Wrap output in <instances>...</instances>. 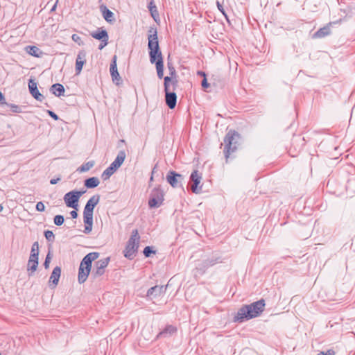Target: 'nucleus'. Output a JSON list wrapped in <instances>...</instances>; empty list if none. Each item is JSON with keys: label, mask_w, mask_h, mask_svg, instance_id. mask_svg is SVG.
Returning a JSON list of instances; mask_svg holds the SVG:
<instances>
[{"label": "nucleus", "mask_w": 355, "mask_h": 355, "mask_svg": "<svg viewBox=\"0 0 355 355\" xmlns=\"http://www.w3.org/2000/svg\"><path fill=\"white\" fill-rule=\"evenodd\" d=\"M148 33V46L149 49L150 61L151 63H155L157 76L162 79L164 76V62L159 46L157 30L151 28Z\"/></svg>", "instance_id": "nucleus-1"}, {"label": "nucleus", "mask_w": 355, "mask_h": 355, "mask_svg": "<svg viewBox=\"0 0 355 355\" xmlns=\"http://www.w3.org/2000/svg\"><path fill=\"white\" fill-rule=\"evenodd\" d=\"M265 300L261 299L250 305L242 306L234 317V322H242L259 316L265 309Z\"/></svg>", "instance_id": "nucleus-2"}, {"label": "nucleus", "mask_w": 355, "mask_h": 355, "mask_svg": "<svg viewBox=\"0 0 355 355\" xmlns=\"http://www.w3.org/2000/svg\"><path fill=\"white\" fill-rule=\"evenodd\" d=\"M99 254L98 252H90L87 254L81 261L78 275V280L80 284L84 283L91 271L92 263L98 259Z\"/></svg>", "instance_id": "nucleus-3"}, {"label": "nucleus", "mask_w": 355, "mask_h": 355, "mask_svg": "<svg viewBox=\"0 0 355 355\" xmlns=\"http://www.w3.org/2000/svg\"><path fill=\"white\" fill-rule=\"evenodd\" d=\"M99 196H92L87 202L83 212L84 223L87 225L85 229L91 230L93 222V211L95 206L98 203Z\"/></svg>", "instance_id": "nucleus-4"}, {"label": "nucleus", "mask_w": 355, "mask_h": 355, "mask_svg": "<svg viewBox=\"0 0 355 355\" xmlns=\"http://www.w3.org/2000/svg\"><path fill=\"white\" fill-rule=\"evenodd\" d=\"M139 239L138 230H133L124 250V256L126 258L132 259L135 257L139 247Z\"/></svg>", "instance_id": "nucleus-5"}, {"label": "nucleus", "mask_w": 355, "mask_h": 355, "mask_svg": "<svg viewBox=\"0 0 355 355\" xmlns=\"http://www.w3.org/2000/svg\"><path fill=\"white\" fill-rule=\"evenodd\" d=\"M39 245L35 242L31 248V253L27 264V272L29 275L33 274L38 266Z\"/></svg>", "instance_id": "nucleus-6"}, {"label": "nucleus", "mask_w": 355, "mask_h": 355, "mask_svg": "<svg viewBox=\"0 0 355 355\" xmlns=\"http://www.w3.org/2000/svg\"><path fill=\"white\" fill-rule=\"evenodd\" d=\"M239 137V135L234 130H230L226 135L224 142L225 144V155L227 160L231 152L234 151V148H232L233 144L236 143V139Z\"/></svg>", "instance_id": "nucleus-7"}, {"label": "nucleus", "mask_w": 355, "mask_h": 355, "mask_svg": "<svg viewBox=\"0 0 355 355\" xmlns=\"http://www.w3.org/2000/svg\"><path fill=\"white\" fill-rule=\"evenodd\" d=\"M83 192L80 191H70L66 193L64 196V200L68 207H71L75 209L78 207V202L80 197Z\"/></svg>", "instance_id": "nucleus-8"}, {"label": "nucleus", "mask_w": 355, "mask_h": 355, "mask_svg": "<svg viewBox=\"0 0 355 355\" xmlns=\"http://www.w3.org/2000/svg\"><path fill=\"white\" fill-rule=\"evenodd\" d=\"M164 200L163 192L159 189H155L153 191L152 197L148 201L150 207H158Z\"/></svg>", "instance_id": "nucleus-9"}, {"label": "nucleus", "mask_w": 355, "mask_h": 355, "mask_svg": "<svg viewBox=\"0 0 355 355\" xmlns=\"http://www.w3.org/2000/svg\"><path fill=\"white\" fill-rule=\"evenodd\" d=\"M110 262V258H105L97 261L95 263V268L93 270V275L95 277L102 275L105 272V268Z\"/></svg>", "instance_id": "nucleus-10"}, {"label": "nucleus", "mask_w": 355, "mask_h": 355, "mask_svg": "<svg viewBox=\"0 0 355 355\" xmlns=\"http://www.w3.org/2000/svg\"><path fill=\"white\" fill-rule=\"evenodd\" d=\"M191 179L193 184L191 187L192 191L195 193H198L201 191L202 185L200 184L202 177L197 171H194L191 175Z\"/></svg>", "instance_id": "nucleus-11"}, {"label": "nucleus", "mask_w": 355, "mask_h": 355, "mask_svg": "<svg viewBox=\"0 0 355 355\" xmlns=\"http://www.w3.org/2000/svg\"><path fill=\"white\" fill-rule=\"evenodd\" d=\"M166 180L173 187H178L180 184L182 175L174 171H169L166 175Z\"/></svg>", "instance_id": "nucleus-12"}, {"label": "nucleus", "mask_w": 355, "mask_h": 355, "mask_svg": "<svg viewBox=\"0 0 355 355\" xmlns=\"http://www.w3.org/2000/svg\"><path fill=\"white\" fill-rule=\"evenodd\" d=\"M86 62V53L84 51L78 53L76 60V74H80L84 64Z\"/></svg>", "instance_id": "nucleus-13"}, {"label": "nucleus", "mask_w": 355, "mask_h": 355, "mask_svg": "<svg viewBox=\"0 0 355 355\" xmlns=\"http://www.w3.org/2000/svg\"><path fill=\"white\" fill-rule=\"evenodd\" d=\"M28 88L32 96L37 101H42L43 96L37 89V83L33 80H30L28 83Z\"/></svg>", "instance_id": "nucleus-14"}, {"label": "nucleus", "mask_w": 355, "mask_h": 355, "mask_svg": "<svg viewBox=\"0 0 355 355\" xmlns=\"http://www.w3.org/2000/svg\"><path fill=\"white\" fill-rule=\"evenodd\" d=\"M178 80L175 77H164V91L170 92L175 90L177 87Z\"/></svg>", "instance_id": "nucleus-15"}, {"label": "nucleus", "mask_w": 355, "mask_h": 355, "mask_svg": "<svg viewBox=\"0 0 355 355\" xmlns=\"http://www.w3.org/2000/svg\"><path fill=\"white\" fill-rule=\"evenodd\" d=\"M116 60H117V56L114 55L112 58V62L110 65V74L112 78L113 81H119L120 80V76L117 70V66H116Z\"/></svg>", "instance_id": "nucleus-16"}, {"label": "nucleus", "mask_w": 355, "mask_h": 355, "mask_svg": "<svg viewBox=\"0 0 355 355\" xmlns=\"http://www.w3.org/2000/svg\"><path fill=\"white\" fill-rule=\"evenodd\" d=\"M166 93V103L170 109L175 108L176 105L177 96L175 93L172 91L165 92Z\"/></svg>", "instance_id": "nucleus-17"}, {"label": "nucleus", "mask_w": 355, "mask_h": 355, "mask_svg": "<svg viewBox=\"0 0 355 355\" xmlns=\"http://www.w3.org/2000/svg\"><path fill=\"white\" fill-rule=\"evenodd\" d=\"M101 11L102 12L103 18L109 23H112L114 21V13L110 11L104 5L100 6Z\"/></svg>", "instance_id": "nucleus-18"}, {"label": "nucleus", "mask_w": 355, "mask_h": 355, "mask_svg": "<svg viewBox=\"0 0 355 355\" xmlns=\"http://www.w3.org/2000/svg\"><path fill=\"white\" fill-rule=\"evenodd\" d=\"M177 327L173 325H167L162 331H160L157 338H161L162 336H172L177 332Z\"/></svg>", "instance_id": "nucleus-19"}, {"label": "nucleus", "mask_w": 355, "mask_h": 355, "mask_svg": "<svg viewBox=\"0 0 355 355\" xmlns=\"http://www.w3.org/2000/svg\"><path fill=\"white\" fill-rule=\"evenodd\" d=\"M61 275V268L59 266L54 268L53 272L49 278V282L52 283L54 286H56L59 282V279Z\"/></svg>", "instance_id": "nucleus-20"}, {"label": "nucleus", "mask_w": 355, "mask_h": 355, "mask_svg": "<svg viewBox=\"0 0 355 355\" xmlns=\"http://www.w3.org/2000/svg\"><path fill=\"white\" fill-rule=\"evenodd\" d=\"M125 156V153L124 151H120L114 161L111 164V166H113L115 170H117L123 163Z\"/></svg>", "instance_id": "nucleus-21"}, {"label": "nucleus", "mask_w": 355, "mask_h": 355, "mask_svg": "<svg viewBox=\"0 0 355 355\" xmlns=\"http://www.w3.org/2000/svg\"><path fill=\"white\" fill-rule=\"evenodd\" d=\"M166 288L163 286H155L150 288L148 292V296H157L163 294L165 292Z\"/></svg>", "instance_id": "nucleus-22"}, {"label": "nucleus", "mask_w": 355, "mask_h": 355, "mask_svg": "<svg viewBox=\"0 0 355 355\" xmlns=\"http://www.w3.org/2000/svg\"><path fill=\"white\" fill-rule=\"evenodd\" d=\"M25 50L29 55L35 58H40L43 55V52L36 46H28Z\"/></svg>", "instance_id": "nucleus-23"}, {"label": "nucleus", "mask_w": 355, "mask_h": 355, "mask_svg": "<svg viewBox=\"0 0 355 355\" xmlns=\"http://www.w3.org/2000/svg\"><path fill=\"white\" fill-rule=\"evenodd\" d=\"M91 36L93 38L98 40L109 38L107 31L103 29H98L96 32L92 33Z\"/></svg>", "instance_id": "nucleus-24"}, {"label": "nucleus", "mask_w": 355, "mask_h": 355, "mask_svg": "<svg viewBox=\"0 0 355 355\" xmlns=\"http://www.w3.org/2000/svg\"><path fill=\"white\" fill-rule=\"evenodd\" d=\"M51 91L56 96H60L64 94V88L62 85L56 83L52 85Z\"/></svg>", "instance_id": "nucleus-25"}, {"label": "nucleus", "mask_w": 355, "mask_h": 355, "mask_svg": "<svg viewBox=\"0 0 355 355\" xmlns=\"http://www.w3.org/2000/svg\"><path fill=\"white\" fill-rule=\"evenodd\" d=\"M4 111L8 113H20L21 107L15 104L6 103L3 107Z\"/></svg>", "instance_id": "nucleus-26"}, {"label": "nucleus", "mask_w": 355, "mask_h": 355, "mask_svg": "<svg viewBox=\"0 0 355 355\" xmlns=\"http://www.w3.org/2000/svg\"><path fill=\"white\" fill-rule=\"evenodd\" d=\"M330 33V28L329 26H324L319 29L316 33H314V38H321L325 37Z\"/></svg>", "instance_id": "nucleus-27"}, {"label": "nucleus", "mask_w": 355, "mask_h": 355, "mask_svg": "<svg viewBox=\"0 0 355 355\" xmlns=\"http://www.w3.org/2000/svg\"><path fill=\"white\" fill-rule=\"evenodd\" d=\"M99 183L100 181L98 178L92 177L85 180V186L87 188H95L99 184Z\"/></svg>", "instance_id": "nucleus-28"}, {"label": "nucleus", "mask_w": 355, "mask_h": 355, "mask_svg": "<svg viewBox=\"0 0 355 355\" xmlns=\"http://www.w3.org/2000/svg\"><path fill=\"white\" fill-rule=\"evenodd\" d=\"M148 8H149V10L150 12L151 16L156 21L157 19L159 18V13H158V11L157 10V7H156V6L155 4V2L153 1H151L149 3Z\"/></svg>", "instance_id": "nucleus-29"}, {"label": "nucleus", "mask_w": 355, "mask_h": 355, "mask_svg": "<svg viewBox=\"0 0 355 355\" xmlns=\"http://www.w3.org/2000/svg\"><path fill=\"white\" fill-rule=\"evenodd\" d=\"M94 161H89L85 164H83L80 167L78 168V171L79 172H85L89 171L94 166Z\"/></svg>", "instance_id": "nucleus-30"}, {"label": "nucleus", "mask_w": 355, "mask_h": 355, "mask_svg": "<svg viewBox=\"0 0 355 355\" xmlns=\"http://www.w3.org/2000/svg\"><path fill=\"white\" fill-rule=\"evenodd\" d=\"M116 171V170H115V168L110 165L104 171L103 177H105V179L109 178Z\"/></svg>", "instance_id": "nucleus-31"}, {"label": "nucleus", "mask_w": 355, "mask_h": 355, "mask_svg": "<svg viewBox=\"0 0 355 355\" xmlns=\"http://www.w3.org/2000/svg\"><path fill=\"white\" fill-rule=\"evenodd\" d=\"M64 217L61 215H57L54 218V223L56 225H61L64 223Z\"/></svg>", "instance_id": "nucleus-32"}, {"label": "nucleus", "mask_w": 355, "mask_h": 355, "mask_svg": "<svg viewBox=\"0 0 355 355\" xmlns=\"http://www.w3.org/2000/svg\"><path fill=\"white\" fill-rule=\"evenodd\" d=\"M72 40L76 43H78V45L81 46L83 45V41L82 38L78 35L77 34H73L71 36Z\"/></svg>", "instance_id": "nucleus-33"}, {"label": "nucleus", "mask_w": 355, "mask_h": 355, "mask_svg": "<svg viewBox=\"0 0 355 355\" xmlns=\"http://www.w3.org/2000/svg\"><path fill=\"white\" fill-rule=\"evenodd\" d=\"M144 254L146 257H148L151 254H155V251L152 250L150 247L147 246L144 250Z\"/></svg>", "instance_id": "nucleus-34"}, {"label": "nucleus", "mask_w": 355, "mask_h": 355, "mask_svg": "<svg viewBox=\"0 0 355 355\" xmlns=\"http://www.w3.org/2000/svg\"><path fill=\"white\" fill-rule=\"evenodd\" d=\"M51 255L50 252H49L48 254L46 255V259H45V261L44 263V268L46 269L49 268V264L51 262Z\"/></svg>", "instance_id": "nucleus-35"}, {"label": "nucleus", "mask_w": 355, "mask_h": 355, "mask_svg": "<svg viewBox=\"0 0 355 355\" xmlns=\"http://www.w3.org/2000/svg\"><path fill=\"white\" fill-rule=\"evenodd\" d=\"M45 237L47 240L52 241L54 239V234L53 232L48 230L45 232Z\"/></svg>", "instance_id": "nucleus-36"}, {"label": "nucleus", "mask_w": 355, "mask_h": 355, "mask_svg": "<svg viewBox=\"0 0 355 355\" xmlns=\"http://www.w3.org/2000/svg\"><path fill=\"white\" fill-rule=\"evenodd\" d=\"M36 209L39 211H43L45 209V206L42 202H38L36 205Z\"/></svg>", "instance_id": "nucleus-37"}, {"label": "nucleus", "mask_w": 355, "mask_h": 355, "mask_svg": "<svg viewBox=\"0 0 355 355\" xmlns=\"http://www.w3.org/2000/svg\"><path fill=\"white\" fill-rule=\"evenodd\" d=\"M108 39L109 38H106V39H103V40H101V42L99 45V49L101 50L103 49L105 46H106L108 44Z\"/></svg>", "instance_id": "nucleus-38"}, {"label": "nucleus", "mask_w": 355, "mask_h": 355, "mask_svg": "<svg viewBox=\"0 0 355 355\" xmlns=\"http://www.w3.org/2000/svg\"><path fill=\"white\" fill-rule=\"evenodd\" d=\"M6 98L3 93L0 91V105L5 106L6 105Z\"/></svg>", "instance_id": "nucleus-39"}, {"label": "nucleus", "mask_w": 355, "mask_h": 355, "mask_svg": "<svg viewBox=\"0 0 355 355\" xmlns=\"http://www.w3.org/2000/svg\"><path fill=\"white\" fill-rule=\"evenodd\" d=\"M317 355H335V352L333 349H329L326 352H321Z\"/></svg>", "instance_id": "nucleus-40"}, {"label": "nucleus", "mask_w": 355, "mask_h": 355, "mask_svg": "<svg viewBox=\"0 0 355 355\" xmlns=\"http://www.w3.org/2000/svg\"><path fill=\"white\" fill-rule=\"evenodd\" d=\"M202 87L205 89L209 87V84L207 81V78H204V79L202 81Z\"/></svg>", "instance_id": "nucleus-41"}, {"label": "nucleus", "mask_w": 355, "mask_h": 355, "mask_svg": "<svg viewBox=\"0 0 355 355\" xmlns=\"http://www.w3.org/2000/svg\"><path fill=\"white\" fill-rule=\"evenodd\" d=\"M217 6H218V8L219 9V10L225 15L226 16L225 13V11H224V9L223 8V6L220 3L219 1H217Z\"/></svg>", "instance_id": "nucleus-42"}, {"label": "nucleus", "mask_w": 355, "mask_h": 355, "mask_svg": "<svg viewBox=\"0 0 355 355\" xmlns=\"http://www.w3.org/2000/svg\"><path fill=\"white\" fill-rule=\"evenodd\" d=\"M168 69L171 71V77H175V73H175V69L173 67H171L169 64H168Z\"/></svg>", "instance_id": "nucleus-43"}, {"label": "nucleus", "mask_w": 355, "mask_h": 355, "mask_svg": "<svg viewBox=\"0 0 355 355\" xmlns=\"http://www.w3.org/2000/svg\"><path fill=\"white\" fill-rule=\"evenodd\" d=\"M49 114L55 120H58V116L54 112H53L52 111H49Z\"/></svg>", "instance_id": "nucleus-44"}, {"label": "nucleus", "mask_w": 355, "mask_h": 355, "mask_svg": "<svg viewBox=\"0 0 355 355\" xmlns=\"http://www.w3.org/2000/svg\"><path fill=\"white\" fill-rule=\"evenodd\" d=\"M70 215L73 218H76L78 216L77 211L76 210H73L70 212Z\"/></svg>", "instance_id": "nucleus-45"}, {"label": "nucleus", "mask_w": 355, "mask_h": 355, "mask_svg": "<svg viewBox=\"0 0 355 355\" xmlns=\"http://www.w3.org/2000/svg\"><path fill=\"white\" fill-rule=\"evenodd\" d=\"M60 180V178H57V179H52L51 180L50 182L51 184H56L58 181Z\"/></svg>", "instance_id": "nucleus-46"}, {"label": "nucleus", "mask_w": 355, "mask_h": 355, "mask_svg": "<svg viewBox=\"0 0 355 355\" xmlns=\"http://www.w3.org/2000/svg\"><path fill=\"white\" fill-rule=\"evenodd\" d=\"M198 74H199V75H200V76H204V78H206V77H205V73L204 72H202V71H199V72H198Z\"/></svg>", "instance_id": "nucleus-47"}, {"label": "nucleus", "mask_w": 355, "mask_h": 355, "mask_svg": "<svg viewBox=\"0 0 355 355\" xmlns=\"http://www.w3.org/2000/svg\"><path fill=\"white\" fill-rule=\"evenodd\" d=\"M3 209V207L2 205H0V211H1Z\"/></svg>", "instance_id": "nucleus-48"}]
</instances>
